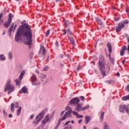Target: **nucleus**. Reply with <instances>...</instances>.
Segmentation results:
<instances>
[{"label":"nucleus","mask_w":129,"mask_h":129,"mask_svg":"<svg viewBox=\"0 0 129 129\" xmlns=\"http://www.w3.org/2000/svg\"><path fill=\"white\" fill-rule=\"evenodd\" d=\"M34 117V115H32L30 117V119H32Z\"/></svg>","instance_id":"56"},{"label":"nucleus","mask_w":129,"mask_h":129,"mask_svg":"<svg viewBox=\"0 0 129 129\" xmlns=\"http://www.w3.org/2000/svg\"><path fill=\"white\" fill-rule=\"evenodd\" d=\"M125 105H120L119 110L120 112L124 113V110H125Z\"/></svg>","instance_id":"18"},{"label":"nucleus","mask_w":129,"mask_h":129,"mask_svg":"<svg viewBox=\"0 0 129 129\" xmlns=\"http://www.w3.org/2000/svg\"><path fill=\"white\" fill-rule=\"evenodd\" d=\"M121 23L122 24H123L124 25V24H125V25H127V24H128V23H129V21L128 20H125L122 21Z\"/></svg>","instance_id":"35"},{"label":"nucleus","mask_w":129,"mask_h":129,"mask_svg":"<svg viewBox=\"0 0 129 129\" xmlns=\"http://www.w3.org/2000/svg\"><path fill=\"white\" fill-rule=\"evenodd\" d=\"M3 112H4V115H5V116H8V113H7V112L6 111V110L4 109V110H3Z\"/></svg>","instance_id":"42"},{"label":"nucleus","mask_w":129,"mask_h":129,"mask_svg":"<svg viewBox=\"0 0 129 129\" xmlns=\"http://www.w3.org/2000/svg\"><path fill=\"white\" fill-rule=\"evenodd\" d=\"M62 31L63 32V35H66V34H67L69 36H72V32L69 28L67 29L65 28V29H63Z\"/></svg>","instance_id":"11"},{"label":"nucleus","mask_w":129,"mask_h":129,"mask_svg":"<svg viewBox=\"0 0 129 129\" xmlns=\"http://www.w3.org/2000/svg\"><path fill=\"white\" fill-rule=\"evenodd\" d=\"M95 20L97 22L98 25H99L100 26H102V25H103L102 21L101 20V19H99V18L96 17L95 18Z\"/></svg>","instance_id":"21"},{"label":"nucleus","mask_w":129,"mask_h":129,"mask_svg":"<svg viewBox=\"0 0 129 129\" xmlns=\"http://www.w3.org/2000/svg\"><path fill=\"white\" fill-rule=\"evenodd\" d=\"M125 110H126V112H127V113H129V109H128V107H127V106H125Z\"/></svg>","instance_id":"40"},{"label":"nucleus","mask_w":129,"mask_h":129,"mask_svg":"<svg viewBox=\"0 0 129 129\" xmlns=\"http://www.w3.org/2000/svg\"><path fill=\"white\" fill-rule=\"evenodd\" d=\"M70 123V121H68V122H66L64 125H67V124H68V123Z\"/></svg>","instance_id":"51"},{"label":"nucleus","mask_w":129,"mask_h":129,"mask_svg":"<svg viewBox=\"0 0 129 129\" xmlns=\"http://www.w3.org/2000/svg\"><path fill=\"white\" fill-rule=\"evenodd\" d=\"M44 114H45V110H43L40 112L36 117V119H38L41 120V119H43V118L44 117Z\"/></svg>","instance_id":"13"},{"label":"nucleus","mask_w":129,"mask_h":129,"mask_svg":"<svg viewBox=\"0 0 129 129\" xmlns=\"http://www.w3.org/2000/svg\"><path fill=\"white\" fill-rule=\"evenodd\" d=\"M32 81H35V80H37V77H36V75L35 74H33L31 78Z\"/></svg>","instance_id":"30"},{"label":"nucleus","mask_w":129,"mask_h":129,"mask_svg":"<svg viewBox=\"0 0 129 129\" xmlns=\"http://www.w3.org/2000/svg\"><path fill=\"white\" fill-rule=\"evenodd\" d=\"M98 65L101 74L104 77L106 76L105 73V60H104V56L102 55L99 56Z\"/></svg>","instance_id":"2"},{"label":"nucleus","mask_w":129,"mask_h":129,"mask_svg":"<svg viewBox=\"0 0 129 129\" xmlns=\"http://www.w3.org/2000/svg\"><path fill=\"white\" fill-rule=\"evenodd\" d=\"M49 121H50V118H49V115H47L42 121L43 126L46 124V122H49Z\"/></svg>","instance_id":"16"},{"label":"nucleus","mask_w":129,"mask_h":129,"mask_svg":"<svg viewBox=\"0 0 129 129\" xmlns=\"http://www.w3.org/2000/svg\"><path fill=\"white\" fill-rule=\"evenodd\" d=\"M124 62H125V59H123V60L122 61V64H124Z\"/></svg>","instance_id":"54"},{"label":"nucleus","mask_w":129,"mask_h":129,"mask_svg":"<svg viewBox=\"0 0 129 129\" xmlns=\"http://www.w3.org/2000/svg\"><path fill=\"white\" fill-rule=\"evenodd\" d=\"M61 0H56L55 2L56 3H58V2H60Z\"/></svg>","instance_id":"59"},{"label":"nucleus","mask_w":129,"mask_h":129,"mask_svg":"<svg viewBox=\"0 0 129 129\" xmlns=\"http://www.w3.org/2000/svg\"><path fill=\"white\" fill-rule=\"evenodd\" d=\"M35 73L38 74V75H40V71H39L38 69H36L35 70Z\"/></svg>","instance_id":"41"},{"label":"nucleus","mask_w":129,"mask_h":129,"mask_svg":"<svg viewBox=\"0 0 129 129\" xmlns=\"http://www.w3.org/2000/svg\"><path fill=\"white\" fill-rule=\"evenodd\" d=\"M21 110H22V107H19V109L17 110V115L19 116L21 114Z\"/></svg>","instance_id":"33"},{"label":"nucleus","mask_w":129,"mask_h":129,"mask_svg":"<svg viewBox=\"0 0 129 129\" xmlns=\"http://www.w3.org/2000/svg\"><path fill=\"white\" fill-rule=\"evenodd\" d=\"M68 129H73L72 125H69L68 127H67Z\"/></svg>","instance_id":"47"},{"label":"nucleus","mask_w":129,"mask_h":129,"mask_svg":"<svg viewBox=\"0 0 129 129\" xmlns=\"http://www.w3.org/2000/svg\"><path fill=\"white\" fill-rule=\"evenodd\" d=\"M103 129H109V126H108V124H107V122H104Z\"/></svg>","instance_id":"29"},{"label":"nucleus","mask_w":129,"mask_h":129,"mask_svg":"<svg viewBox=\"0 0 129 129\" xmlns=\"http://www.w3.org/2000/svg\"><path fill=\"white\" fill-rule=\"evenodd\" d=\"M24 36L26 40L24 41L26 45H32V30L28 24H25L20 26L17 31L15 37L16 42H21V38Z\"/></svg>","instance_id":"1"},{"label":"nucleus","mask_w":129,"mask_h":129,"mask_svg":"<svg viewBox=\"0 0 129 129\" xmlns=\"http://www.w3.org/2000/svg\"><path fill=\"white\" fill-rule=\"evenodd\" d=\"M81 69H82V67L81 66V65L79 64L77 68V71H80Z\"/></svg>","instance_id":"34"},{"label":"nucleus","mask_w":129,"mask_h":129,"mask_svg":"<svg viewBox=\"0 0 129 129\" xmlns=\"http://www.w3.org/2000/svg\"><path fill=\"white\" fill-rule=\"evenodd\" d=\"M14 106H15L16 108H18L19 107V103H15L14 104V103H12L11 105V112L13 113L14 111H15V107Z\"/></svg>","instance_id":"12"},{"label":"nucleus","mask_w":129,"mask_h":129,"mask_svg":"<svg viewBox=\"0 0 129 129\" xmlns=\"http://www.w3.org/2000/svg\"><path fill=\"white\" fill-rule=\"evenodd\" d=\"M125 11L126 12V13H129V7H127L125 8Z\"/></svg>","instance_id":"46"},{"label":"nucleus","mask_w":129,"mask_h":129,"mask_svg":"<svg viewBox=\"0 0 129 129\" xmlns=\"http://www.w3.org/2000/svg\"><path fill=\"white\" fill-rule=\"evenodd\" d=\"M123 28H124V24L122 22L119 23L118 26L116 27V33H119L121 31V29H123Z\"/></svg>","instance_id":"10"},{"label":"nucleus","mask_w":129,"mask_h":129,"mask_svg":"<svg viewBox=\"0 0 129 129\" xmlns=\"http://www.w3.org/2000/svg\"><path fill=\"white\" fill-rule=\"evenodd\" d=\"M121 99L124 101H125L126 100H129V95L122 97Z\"/></svg>","instance_id":"28"},{"label":"nucleus","mask_w":129,"mask_h":129,"mask_svg":"<svg viewBox=\"0 0 129 129\" xmlns=\"http://www.w3.org/2000/svg\"><path fill=\"white\" fill-rule=\"evenodd\" d=\"M32 85H40L41 84V82L38 80H36L34 81H32Z\"/></svg>","instance_id":"20"},{"label":"nucleus","mask_w":129,"mask_h":129,"mask_svg":"<svg viewBox=\"0 0 129 129\" xmlns=\"http://www.w3.org/2000/svg\"><path fill=\"white\" fill-rule=\"evenodd\" d=\"M80 99H81L82 100V101H83V100H84V99H85V98L83 96H80Z\"/></svg>","instance_id":"45"},{"label":"nucleus","mask_w":129,"mask_h":129,"mask_svg":"<svg viewBox=\"0 0 129 129\" xmlns=\"http://www.w3.org/2000/svg\"><path fill=\"white\" fill-rule=\"evenodd\" d=\"M9 117H10V118H11V117H13V114H9Z\"/></svg>","instance_id":"50"},{"label":"nucleus","mask_w":129,"mask_h":129,"mask_svg":"<svg viewBox=\"0 0 129 129\" xmlns=\"http://www.w3.org/2000/svg\"><path fill=\"white\" fill-rule=\"evenodd\" d=\"M66 110H69L67 111L63 115L62 118H60L61 120H65L67 117H70L71 116V114L72 113V108L70 106H67L66 108Z\"/></svg>","instance_id":"4"},{"label":"nucleus","mask_w":129,"mask_h":129,"mask_svg":"<svg viewBox=\"0 0 129 129\" xmlns=\"http://www.w3.org/2000/svg\"><path fill=\"white\" fill-rule=\"evenodd\" d=\"M40 121H41L40 119H37V118H36L34 121L33 122V123L34 124V125H37V124H38Z\"/></svg>","instance_id":"24"},{"label":"nucleus","mask_w":129,"mask_h":129,"mask_svg":"<svg viewBox=\"0 0 129 129\" xmlns=\"http://www.w3.org/2000/svg\"><path fill=\"white\" fill-rule=\"evenodd\" d=\"M11 80H8L4 88L5 92L8 91V94H10V93H11V92L15 90V87L11 84Z\"/></svg>","instance_id":"3"},{"label":"nucleus","mask_w":129,"mask_h":129,"mask_svg":"<svg viewBox=\"0 0 129 129\" xmlns=\"http://www.w3.org/2000/svg\"><path fill=\"white\" fill-rule=\"evenodd\" d=\"M113 30H116V28H115V27H113Z\"/></svg>","instance_id":"62"},{"label":"nucleus","mask_w":129,"mask_h":129,"mask_svg":"<svg viewBox=\"0 0 129 129\" xmlns=\"http://www.w3.org/2000/svg\"><path fill=\"white\" fill-rule=\"evenodd\" d=\"M83 128H84V129H86V126L84 125V126H83Z\"/></svg>","instance_id":"60"},{"label":"nucleus","mask_w":129,"mask_h":129,"mask_svg":"<svg viewBox=\"0 0 129 129\" xmlns=\"http://www.w3.org/2000/svg\"><path fill=\"white\" fill-rule=\"evenodd\" d=\"M38 77H40V78H41L42 79H45L46 77H47V76L46 75L43 74H41L40 75H38Z\"/></svg>","instance_id":"27"},{"label":"nucleus","mask_w":129,"mask_h":129,"mask_svg":"<svg viewBox=\"0 0 129 129\" xmlns=\"http://www.w3.org/2000/svg\"><path fill=\"white\" fill-rule=\"evenodd\" d=\"M28 88L26 87H23L20 90V93L28 94Z\"/></svg>","instance_id":"17"},{"label":"nucleus","mask_w":129,"mask_h":129,"mask_svg":"<svg viewBox=\"0 0 129 129\" xmlns=\"http://www.w3.org/2000/svg\"><path fill=\"white\" fill-rule=\"evenodd\" d=\"M103 117H104V112H102L101 113V116L100 117L101 121L103 120Z\"/></svg>","instance_id":"31"},{"label":"nucleus","mask_w":129,"mask_h":129,"mask_svg":"<svg viewBox=\"0 0 129 129\" xmlns=\"http://www.w3.org/2000/svg\"><path fill=\"white\" fill-rule=\"evenodd\" d=\"M76 117H77V118H82L83 117V115H79L78 114Z\"/></svg>","instance_id":"37"},{"label":"nucleus","mask_w":129,"mask_h":129,"mask_svg":"<svg viewBox=\"0 0 129 129\" xmlns=\"http://www.w3.org/2000/svg\"><path fill=\"white\" fill-rule=\"evenodd\" d=\"M50 35V30H48L46 33V37H48Z\"/></svg>","instance_id":"39"},{"label":"nucleus","mask_w":129,"mask_h":129,"mask_svg":"<svg viewBox=\"0 0 129 129\" xmlns=\"http://www.w3.org/2000/svg\"><path fill=\"white\" fill-rule=\"evenodd\" d=\"M79 123H81L82 122V119H80L78 121Z\"/></svg>","instance_id":"53"},{"label":"nucleus","mask_w":129,"mask_h":129,"mask_svg":"<svg viewBox=\"0 0 129 129\" xmlns=\"http://www.w3.org/2000/svg\"><path fill=\"white\" fill-rule=\"evenodd\" d=\"M62 120H61L60 118L58 120L57 123L54 129H58V127H59V126L60 125V123H61V121H62Z\"/></svg>","instance_id":"25"},{"label":"nucleus","mask_w":129,"mask_h":129,"mask_svg":"<svg viewBox=\"0 0 129 129\" xmlns=\"http://www.w3.org/2000/svg\"><path fill=\"white\" fill-rule=\"evenodd\" d=\"M24 75H25V70L22 71V73H21L19 76V79L15 80V82L17 85H20V83H21L22 81V79H23V77H24Z\"/></svg>","instance_id":"8"},{"label":"nucleus","mask_w":129,"mask_h":129,"mask_svg":"<svg viewBox=\"0 0 129 129\" xmlns=\"http://www.w3.org/2000/svg\"><path fill=\"white\" fill-rule=\"evenodd\" d=\"M48 69H49V67L48 66H45L44 69H43V71H47Z\"/></svg>","instance_id":"38"},{"label":"nucleus","mask_w":129,"mask_h":129,"mask_svg":"<svg viewBox=\"0 0 129 129\" xmlns=\"http://www.w3.org/2000/svg\"><path fill=\"white\" fill-rule=\"evenodd\" d=\"M9 58L10 60H11V59H13V53H12V52L9 53Z\"/></svg>","instance_id":"36"},{"label":"nucleus","mask_w":129,"mask_h":129,"mask_svg":"<svg viewBox=\"0 0 129 129\" xmlns=\"http://www.w3.org/2000/svg\"><path fill=\"white\" fill-rule=\"evenodd\" d=\"M55 46L56 47H58V46H59V43H58V41H55Z\"/></svg>","instance_id":"48"},{"label":"nucleus","mask_w":129,"mask_h":129,"mask_svg":"<svg viewBox=\"0 0 129 129\" xmlns=\"http://www.w3.org/2000/svg\"><path fill=\"white\" fill-rule=\"evenodd\" d=\"M127 41L129 42V37L127 38Z\"/></svg>","instance_id":"63"},{"label":"nucleus","mask_w":129,"mask_h":129,"mask_svg":"<svg viewBox=\"0 0 129 129\" xmlns=\"http://www.w3.org/2000/svg\"><path fill=\"white\" fill-rule=\"evenodd\" d=\"M107 47L109 51V58L110 60H111L112 61V59H111V53L112 52V46H111V44L110 42H108L107 44Z\"/></svg>","instance_id":"9"},{"label":"nucleus","mask_w":129,"mask_h":129,"mask_svg":"<svg viewBox=\"0 0 129 129\" xmlns=\"http://www.w3.org/2000/svg\"><path fill=\"white\" fill-rule=\"evenodd\" d=\"M126 49H127V51H128V52H129V45H128L127 48Z\"/></svg>","instance_id":"57"},{"label":"nucleus","mask_w":129,"mask_h":129,"mask_svg":"<svg viewBox=\"0 0 129 129\" xmlns=\"http://www.w3.org/2000/svg\"><path fill=\"white\" fill-rule=\"evenodd\" d=\"M69 40L70 41L71 44H72L73 46H75V42H74V39L73 37H70L69 36Z\"/></svg>","instance_id":"23"},{"label":"nucleus","mask_w":129,"mask_h":129,"mask_svg":"<svg viewBox=\"0 0 129 129\" xmlns=\"http://www.w3.org/2000/svg\"><path fill=\"white\" fill-rule=\"evenodd\" d=\"M105 82L108 84H110V82L109 81H106Z\"/></svg>","instance_id":"52"},{"label":"nucleus","mask_w":129,"mask_h":129,"mask_svg":"<svg viewBox=\"0 0 129 129\" xmlns=\"http://www.w3.org/2000/svg\"><path fill=\"white\" fill-rule=\"evenodd\" d=\"M120 19V17H118V18H114V21L115 22H117V21H119V20Z\"/></svg>","instance_id":"44"},{"label":"nucleus","mask_w":129,"mask_h":129,"mask_svg":"<svg viewBox=\"0 0 129 129\" xmlns=\"http://www.w3.org/2000/svg\"><path fill=\"white\" fill-rule=\"evenodd\" d=\"M73 114L74 115H76V116H77V115L78 114V112L74 111L73 112Z\"/></svg>","instance_id":"43"},{"label":"nucleus","mask_w":129,"mask_h":129,"mask_svg":"<svg viewBox=\"0 0 129 129\" xmlns=\"http://www.w3.org/2000/svg\"><path fill=\"white\" fill-rule=\"evenodd\" d=\"M13 28H14L13 30ZM16 29H17V25H15L14 27V23H12L11 27L9 28L8 33H9L10 35H11L12 31H13V32H15Z\"/></svg>","instance_id":"14"},{"label":"nucleus","mask_w":129,"mask_h":129,"mask_svg":"<svg viewBox=\"0 0 129 129\" xmlns=\"http://www.w3.org/2000/svg\"><path fill=\"white\" fill-rule=\"evenodd\" d=\"M13 20V15L11 13L9 15V19L8 20V22L5 23L4 27L6 28H9L12 24V21Z\"/></svg>","instance_id":"6"},{"label":"nucleus","mask_w":129,"mask_h":129,"mask_svg":"<svg viewBox=\"0 0 129 129\" xmlns=\"http://www.w3.org/2000/svg\"><path fill=\"white\" fill-rule=\"evenodd\" d=\"M0 60H2V61L6 60V57L4 54L0 55Z\"/></svg>","instance_id":"32"},{"label":"nucleus","mask_w":129,"mask_h":129,"mask_svg":"<svg viewBox=\"0 0 129 129\" xmlns=\"http://www.w3.org/2000/svg\"><path fill=\"white\" fill-rule=\"evenodd\" d=\"M65 29H67V28H69L70 27V22L69 21H67L65 22Z\"/></svg>","instance_id":"26"},{"label":"nucleus","mask_w":129,"mask_h":129,"mask_svg":"<svg viewBox=\"0 0 129 129\" xmlns=\"http://www.w3.org/2000/svg\"><path fill=\"white\" fill-rule=\"evenodd\" d=\"M76 106L75 110H77V111L78 112L86 110V109H89V107H90L89 105H87L84 107H83V105L80 103L78 104Z\"/></svg>","instance_id":"5"},{"label":"nucleus","mask_w":129,"mask_h":129,"mask_svg":"<svg viewBox=\"0 0 129 129\" xmlns=\"http://www.w3.org/2000/svg\"><path fill=\"white\" fill-rule=\"evenodd\" d=\"M42 50V55H45L46 54V49H45V47L44 46H41L40 51L39 53H40L41 51Z\"/></svg>","instance_id":"22"},{"label":"nucleus","mask_w":129,"mask_h":129,"mask_svg":"<svg viewBox=\"0 0 129 129\" xmlns=\"http://www.w3.org/2000/svg\"><path fill=\"white\" fill-rule=\"evenodd\" d=\"M116 75H117V76L119 77V73L117 72Z\"/></svg>","instance_id":"58"},{"label":"nucleus","mask_w":129,"mask_h":129,"mask_svg":"<svg viewBox=\"0 0 129 129\" xmlns=\"http://www.w3.org/2000/svg\"><path fill=\"white\" fill-rule=\"evenodd\" d=\"M71 122H72V123H74V120H72V121H71Z\"/></svg>","instance_id":"61"},{"label":"nucleus","mask_w":129,"mask_h":129,"mask_svg":"<svg viewBox=\"0 0 129 129\" xmlns=\"http://www.w3.org/2000/svg\"><path fill=\"white\" fill-rule=\"evenodd\" d=\"M2 17H3V14H0V21H1V19H2Z\"/></svg>","instance_id":"55"},{"label":"nucleus","mask_w":129,"mask_h":129,"mask_svg":"<svg viewBox=\"0 0 129 129\" xmlns=\"http://www.w3.org/2000/svg\"><path fill=\"white\" fill-rule=\"evenodd\" d=\"M127 49L126 46L123 45L121 49H120V56H123L124 55V51H126Z\"/></svg>","instance_id":"15"},{"label":"nucleus","mask_w":129,"mask_h":129,"mask_svg":"<svg viewBox=\"0 0 129 129\" xmlns=\"http://www.w3.org/2000/svg\"><path fill=\"white\" fill-rule=\"evenodd\" d=\"M94 129H98V128L95 127V128H94Z\"/></svg>","instance_id":"64"},{"label":"nucleus","mask_w":129,"mask_h":129,"mask_svg":"<svg viewBox=\"0 0 129 129\" xmlns=\"http://www.w3.org/2000/svg\"><path fill=\"white\" fill-rule=\"evenodd\" d=\"M79 102H80V99L78 97L74 98L70 101V103L73 104L75 106H76L77 105L79 104Z\"/></svg>","instance_id":"7"},{"label":"nucleus","mask_w":129,"mask_h":129,"mask_svg":"<svg viewBox=\"0 0 129 129\" xmlns=\"http://www.w3.org/2000/svg\"><path fill=\"white\" fill-rule=\"evenodd\" d=\"M91 120V117L86 115L85 116V123L86 124H87L89 121Z\"/></svg>","instance_id":"19"},{"label":"nucleus","mask_w":129,"mask_h":129,"mask_svg":"<svg viewBox=\"0 0 129 129\" xmlns=\"http://www.w3.org/2000/svg\"><path fill=\"white\" fill-rule=\"evenodd\" d=\"M64 112H65V111H62L61 113H60V116H62L63 114H64Z\"/></svg>","instance_id":"49"}]
</instances>
